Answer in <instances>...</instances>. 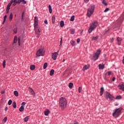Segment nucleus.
<instances>
[{
  "label": "nucleus",
  "instance_id": "obj_5",
  "mask_svg": "<svg viewBox=\"0 0 124 124\" xmlns=\"http://www.w3.org/2000/svg\"><path fill=\"white\" fill-rule=\"evenodd\" d=\"M97 25H98V23L97 22V21H94L93 22L91 25H90V28L88 30V31L89 33H91L96 27H97Z\"/></svg>",
  "mask_w": 124,
  "mask_h": 124
},
{
  "label": "nucleus",
  "instance_id": "obj_46",
  "mask_svg": "<svg viewBox=\"0 0 124 124\" xmlns=\"http://www.w3.org/2000/svg\"><path fill=\"white\" fill-rule=\"evenodd\" d=\"M14 0H11V1H10V3H9V5H11H11L12 4V3H13V2H14Z\"/></svg>",
  "mask_w": 124,
  "mask_h": 124
},
{
  "label": "nucleus",
  "instance_id": "obj_17",
  "mask_svg": "<svg viewBox=\"0 0 124 124\" xmlns=\"http://www.w3.org/2000/svg\"><path fill=\"white\" fill-rule=\"evenodd\" d=\"M10 6L11 5L8 4V5L6 7V12L7 13H9V10H10Z\"/></svg>",
  "mask_w": 124,
  "mask_h": 124
},
{
  "label": "nucleus",
  "instance_id": "obj_31",
  "mask_svg": "<svg viewBox=\"0 0 124 124\" xmlns=\"http://www.w3.org/2000/svg\"><path fill=\"white\" fill-rule=\"evenodd\" d=\"M71 45H72V46H75L76 44V43H75V41L74 40L71 41Z\"/></svg>",
  "mask_w": 124,
  "mask_h": 124
},
{
  "label": "nucleus",
  "instance_id": "obj_42",
  "mask_svg": "<svg viewBox=\"0 0 124 124\" xmlns=\"http://www.w3.org/2000/svg\"><path fill=\"white\" fill-rule=\"evenodd\" d=\"M8 105H11V104H12V100H9L8 102Z\"/></svg>",
  "mask_w": 124,
  "mask_h": 124
},
{
  "label": "nucleus",
  "instance_id": "obj_45",
  "mask_svg": "<svg viewBox=\"0 0 124 124\" xmlns=\"http://www.w3.org/2000/svg\"><path fill=\"white\" fill-rule=\"evenodd\" d=\"M7 117H4V118L3 120V122H4V123H5L6 122H7Z\"/></svg>",
  "mask_w": 124,
  "mask_h": 124
},
{
  "label": "nucleus",
  "instance_id": "obj_40",
  "mask_svg": "<svg viewBox=\"0 0 124 124\" xmlns=\"http://www.w3.org/2000/svg\"><path fill=\"white\" fill-rule=\"evenodd\" d=\"M102 3L104 4V5H105L106 6L107 5V2L105 0H103Z\"/></svg>",
  "mask_w": 124,
  "mask_h": 124
},
{
  "label": "nucleus",
  "instance_id": "obj_2",
  "mask_svg": "<svg viewBox=\"0 0 124 124\" xmlns=\"http://www.w3.org/2000/svg\"><path fill=\"white\" fill-rule=\"evenodd\" d=\"M38 27V18L37 17V16H35L34 18V28L36 37H39V36H40V35H41V33H40V32H37V31H36V29H37Z\"/></svg>",
  "mask_w": 124,
  "mask_h": 124
},
{
  "label": "nucleus",
  "instance_id": "obj_62",
  "mask_svg": "<svg viewBox=\"0 0 124 124\" xmlns=\"http://www.w3.org/2000/svg\"><path fill=\"white\" fill-rule=\"evenodd\" d=\"M37 32H40V30L38 29Z\"/></svg>",
  "mask_w": 124,
  "mask_h": 124
},
{
  "label": "nucleus",
  "instance_id": "obj_6",
  "mask_svg": "<svg viewBox=\"0 0 124 124\" xmlns=\"http://www.w3.org/2000/svg\"><path fill=\"white\" fill-rule=\"evenodd\" d=\"M100 54H101V50L100 49H97L96 50V52L93 55L94 61H96V60H98V58H99Z\"/></svg>",
  "mask_w": 124,
  "mask_h": 124
},
{
  "label": "nucleus",
  "instance_id": "obj_56",
  "mask_svg": "<svg viewBox=\"0 0 124 124\" xmlns=\"http://www.w3.org/2000/svg\"><path fill=\"white\" fill-rule=\"evenodd\" d=\"M8 109V108H7V107H6L5 108L4 110H5V111H7Z\"/></svg>",
  "mask_w": 124,
  "mask_h": 124
},
{
  "label": "nucleus",
  "instance_id": "obj_54",
  "mask_svg": "<svg viewBox=\"0 0 124 124\" xmlns=\"http://www.w3.org/2000/svg\"><path fill=\"white\" fill-rule=\"evenodd\" d=\"M77 43H79V42H80V39L79 38L77 39Z\"/></svg>",
  "mask_w": 124,
  "mask_h": 124
},
{
  "label": "nucleus",
  "instance_id": "obj_57",
  "mask_svg": "<svg viewBox=\"0 0 124 124\" xmlns=\"http://www.w3.org/2000/svg\"><path fill=\"white\" fill-rule=\"evenodd\" d=\"M116 80V78L115 77L112 78V81L114 82Z\"/></svg>",
  "mask_w": 124,
  "mask_h": 124
},
{
  "label": "nucleus",
  "instance_id": "obj_48",
  "mask_svg": "<svg viewBox=\"0 0 124 124\" xmlns=\"http://www.w3.org/2000/svg\"><path fill=\"white\" fill-rule=\"evenodd\" d=\"M25 105H26V102H23L21 103V106H23V107H25Z\"/></svg>",
  "mask_w": 124,
  "mask_h": 124
},
{
  "label": "nucleus",
  "instance_id": "obj_21",
  "mask_svg": "<svg viewBox=\"0 0 124 124\" xmlns=\"http://www.w3.org/2000/svg\"><path fill=\"white\" fill-rule=\"evenodd\" d=\"M31 70H34L35 69V65H31L30 66Z\"/></svg>",
  "mask_w": 124,
  "mask_h": 124
},
{
  "label": "nucleus",
  "instance_id": "obj_39",
  "mask_svg": "<svg viewBox=\"0 0 124 124\" xmlns=\"http://www.w3.org/2000/svg\"><path fill=\"white\" fill-rule=\"evenodd\" d=\"M19 1L20 0H14V3H17V4H19Z\"/></svg>",
  "mask_w": 124,
  "mask_h": 124
},
{
  "label": "nucleus",
  "instance_id": "obj_49",
  "mask_svg": "<svg viewBox=\"0 0 124 124\" xmlns=\"http://www.w3.org/2000/svg\"><path fill=\"white\" fill-rule=\"evenodd\" d=\"M21 20L23 21L24 20V12L22 13V16H21Z\"/></svg>",
  "mask_w": 124,
  "mask_h": 124
},
{
  "label": "nucleus",
  "instance_id": "obj_16",
  "mask_svg": "<svg viewBox=\"0 0 124 124\" xmlns=\"http://www.w3.org/2000/svg\"><path fill=\"white\" fill-rule=\"evenodd\" d=\"M21 3H23V4H27V1L25 0H19V4Z\"/></svg>",
  "mask_w": 124,
  "mask_h": 124
},
{
  "label": "nucleus",
  "instance_id": "obj_14",
  "mask_svg": "<svg viewBox=\"0 0 124 124\" xmlns=\"http://www.w3.org/2000/svg\"><path fill=\"white\" fill-rule=\"evenodd\" d=\"M55 20H56V15H53L52 16V24H55Z\"/></svg>",
  "mask_w": 124,
  "mask_h": 124
},
{
  "label": "nucleus",
  "instance_id": "obj_51",
  "mask_svg": "<svg viewBox=\"0 0 124 124\" xmlns=\"http://www.w3.org/2000/svg\"><path fill=\"white\" fill-rule=\"evenodd\" d=\"M13 31L15 33H17V29H14Z\"/></svg>",
  "mask_w": 124,
  "mask_h": 124
},
{
  "label": "nucleus",
  "instance_id": "obj_13",
  "mask_svg": "<svg viewBox=\"0 0 124 124\" xmlns=\"http://www.w3.org/2000/svg\"><path fill=\"white\" fill-rule=\"evenodd\" d=\"M89 68H90V65L89 64L85 65L83 67V71H85V70H87V69H89Z\"/></svg>",
  "mask_w": 124,
  "mask_h": 124
},
{
  "label": "nucleus",
  "instance_id": "obj_1",
  "mask_svg": "<svg viewBox=\"0 0 124 124\" xmlns=\"http://www.w3.org/2000/svg\"><path fill=\"white\" fill-rule=\"evenodd\" d=\"M59 106L62 110L65 109L66 106H67V100H66L65 98L62 97L60 98Z\"/></svg>",
  "mask_w": 124,
  "mask_h": 124
},
{
  "label": "nucleus",
  "instance_id": "obj_10",
  "mask_svg": "<svg viewBox=\"0 0 124 124\" xmlns=\"http://www.w3.org/2000/svg\"><path fill=\"white\" fill-rule=\"evenodd\" d=\"M118 88H119L120 90H121V91H123V92H124V83L119 84L118 85Z\"/></svg>",
  "mask_w": 124,
  "mask_h": 124
},
{
  "label": "nucleus",
  "instance_id": "obj_61",
  "mask_svg": "<svg viewBox=\"0 0 124 124\" xmlns=\"http://www.w3.org/2000/svg\"><path fill=\"white\" fill-rule=\"evenodd\" d=\"M1 93H2V94L4 93V91H2V92H1Z\"/></svg>",
  "mask_w": 124,
  "mask_h": 124
},
{
  "label": "nucleus",
  "instance_id": "obj_52",
  "mask_svg": "<svg viewBox=\"0 0 124 124\" xmlns=\"http://www.w3.org/2000/svg\"><path fill=\"white\" fill-rule=\"evenodd\" d=\"M111 74H112V72H111L110 71L108 72V76H110V75H111Z\"/></svg>",
  "mask_w": 124,
  "mask_h": 124
},
{
  "label": "nucleus",
  "instance_id": "obj_34",
  "mask_svg": "<svg viewBox=\"0 0 124 124\" xmlns=\"http://www.w3.org/2000/svg\"><path fill=\"white\" fill-rule=\"evenodd\" d=\"M70 32H71V34H74V33L75 32V31L74 30V29H72L70 30Z\"/></svg>",
  "mask_w": 124,
  "mask_h": 124
},
{
  "label": "nucleus",
  "instance_id": "obj_20",
  "mask_svg": "<svg viewBox=\"0 0 124 124\" xmlns=\"http://www.w3.org/2000/svg\"><path fill=\"white\" fill-rule=\"evenodd\" d=\"M54 73H55V70L54 69H51L50 71V76H53V75H54Z\"/></svg>",
  "mask_w": 124,
  "mask_h": 124
},
{
  "label": "nucleus",
  "instance_id": "obj_29",
  "mask_svg": "<svg viewBox=\"0 0 124 124\" xmlns=\"http://www.w3.org/2000/svg\"><path fill=\"white\" fill-rule=\"evenodd\" d=\"M14 93L16 96H18L19 93H18V91H15Z\"/></svg>",
  "mask_w": 124,
  "mask_h": 124
},
{
  "label": "nucleus",
  "instance_id": "obj_22",
  "mask_svg": "<svg viewBox=\"0 0 124 124\" xmlns=\"http://www.w3.org/2000/svg\"><path fill=\"white\" fill-rule=\"evenodd\" d=\"M17 40H18V37H17V36H15L14 39V43H16Z\"/></svg>",
  "mask_w": 124,
  "mask_h": 124
},
{
  "label": "nucleus",
  "instance_id": "obj_63",
  "mask_svg": "<svg viewBox=\"0 0 124 124\" xmlns=\"http://www.w3.org/2000/svg\"><path fill=\"white\" fill-rule=\"evenodd\" d=\"M62 62H65V60L63 59Z\"/></svg>",
  "mask_w": 124,
  "mask_h": 124
},
{
  "label": "nucleus",
  "instance_id": "obj_18",
  "mask_svg": "<svg viewBox=\"0 0 124 124\" xmlns=\"http://www.w3.org/2000/svg\"><path fill=\"white\" fill-rule=\"evenodd\" d=\"M104 92V88L103 87L101 88L100 89V95H102L103 94V92Z\"/></svg>",
  "mask_w": 124,
  "mask_h": 124
},
{
  "label": "nucleus",
  "instance_id": "obj_27",
  "mask_svg": "<svg viewBox=\"0 0 124 124\" xmlns=\"http://www.w3.org/2000/svg\"><path fill=\"white\" fill-rule=\"evenodd\" d=\"M7 17V16H6V15H5L4 16L3 21V23H2L3 24H4V23H5V21H6Z\"/></svg>",
  "mask_w": 124,
  "mask_h": 124
},
{
  "label": "nucleus",
  "instance_id": "obj_25",
  "mask_svg": "<svg viewBox=\"0 0 124 124\" xmlns=\"http://www.w3.org/2000/svg\"><path fill=\"white\" fill-rule=\"evenodd\" d=\"M64 22H63V21H61L60 22V26L61 27V28H62V27H64Z\"/></svg>",
  "mask_w": 124,
  "mask_h": 124
},
{
  "label": "nucleus",
  "instance_id": "obj_41",
  "mask_svg": "<svg viewBox=\"0 0 124 124\" xmlns=\"http://www.w3.org/2000/svg\"><path fill=\"white\" fill-rule=\"evenodd\" d=\"M116 99H122V96L121 95H118L116 97Z\"/></svg>",
  "mask_w": 124,
  "mask_h": 124
},
{
  "label": "nucleus",
  "instance_id": "obj_43",
  "mask_svg": "<svg viewBox=\"0 0 124 124\" xmlns=\"http://www.w3.org/2000/svg\"><path fill=\"white\" fill-rule=\"evenodd\" d=\"M97 38H98V37H97V36L93 37L92 39H93V40H97Z\"/></svg>",
  "mask_w": 124,
  "mask_h": 124
},
{
  "label": "nucleus",
  "instance_id": "obj_44",
  "mask_svg": "<svg viewBox=\"0 0 124 124\" xmlns=\"http://www.w3.org/2000/svg\"><path fill=\"white\" fill-rule=\"evenodd\" d=\"M82 92V87H79L78 88V93H81Z\"/></svg>",
  "mask_w": 124,
  "mask_h": 124
},
{
  "label": "nucleus",
  "instance_id": "obj_50",
  "mask_svg": "<svg viewBox=\"0 0 124 124\" xmlns=\"http://www.w3.org/2000/svg\"><path fill=\"white\" fill-rule=\"evenodd\" d=\"M44 23L45 24H46V25H48V21L47 20V19L45 20Z\"/></svg>",
  "mask_w": 124,
  "mask_h": 124
},
{
  "label": "nucleus",
  "instance_id": "obj_47",
  "mask_svg": "<svg viewBox=\"0 0 124 124\" xmlns=\"http://www.w3.org/2000/svg\"><path fill=\"white\" fill-rule=\"evenodd\" d=\"M109 10H110V9H109V8H107L105 10L104 12H108Z\"/></svg>",
  "mask_w": 124,
  "mask_h": 124
},
{
  "label": "nucleus",
  "instance_id": "obj_59",
  "mask_svg": "<svg viewBox=\"0 0 124 124\" xmlns=\"http://www.w3.org/2000/svg\"><path fill=\"white\" fill-rule=\"evenodd\" d=\"M119 105V103H117L115 104V106H118Z\"/></svg>",
  "mask_w": 124,
  "mask_h": 124
},
{
  "label": "nucleus",
  "instance_id": "obj_58",
  "mask_svg": "<svg viewBox=\"0 0 124 124\" xmlns=\"http://www.w3.org/2000/svg\"><path fill=\"white\" fill-rule=\"evenodd\" d=\"M17 3H14L13 5V6H16V5L17 4Z\"/></svg>",
  "mask_w": 124,
  "mask_h": 124
},
{
  "label": "nucleus",
  "instance_id": "obj_19",
  "mask_svg": "<svg viewBox=\"0 0 124 124\" xmlns=\"http://www.w3.org/2000/svg\"><path fill=\"white\" fill-rule=\"evenodd\" d=\"M29 89H31V93L32 95H33L34 96H35V93H34V91H33V90H32V88L29 87Z\"/></svg>",
  "mask_w": 124,
  "mask_h": 124
},
{
  "label": "nucleus",
  "instance_id": "obj_53",
  "mask_svg": "<svg viewBox=\"0 0 124 124\" xmlns=\"http://www.w3.org/2000/svg\"><path fill=\"white\" fill-rule=\"evenodd\" d=\"M90 0H84V2H85V3H88V2Z\"/></svg>",
  "mask_w": 124,
  "mask_h": 124
},
{
  "label": "nucleus",
  "instance_id": "obj_3",
  "mask_svg": "<svg viewBox=\"0 0 124 124\" xmlns=\"http://www.w3.org/2000/svg\"><path fill=\"white\" fill-rule=\"evenodd\" d=\"M95 8V6L93 4H91L90 7L88 8L87 15L89 18L90 17L92 16V15L93 14V12H94Z\"/></svg>",
  "mask_w": 124,
  "mask_h": 124
},
{
  "label": "nucleus",
  "instance_id": "obj_55",
  "mask_svg": "<svg viewBox=\"0 0 124 124\" xmlns=\"http://www.w3.org/2000/svg\"><path fill=\"white\" fill-rule=\"evenodd\" d=\"M122 63H123V64H124V56L123 58Z\"/></svg>",
  "mask_w": 124,
  "mask_h": 124
},
{
  "label": "nucleus",
  "instance_id": "obj_4",
  "mask_svg": "<svg viewBox=\"0 0 124 124\" xmlns=\"http://www.w3.org/2000/svg\"><path fill=\"white\" fill-rule=\"evenodd\" d=\"M123 108H118L114 110V112L112 114V116L114 118H118L120 116V113L122 112Z\"/></svg>",
  "mask_w": 124,
  "mask_h": 124
},
{
  "label": "nucleus",
  "instance_id": "obj_37",
  "mask_svg": "<svg viewBox=\"0 0 124 124\" xmlns=\"http://www.w3.org/2000/svg\"><path fill=\"white\" fill-rule=\"evenodd\" d=\"M5 63H6V61H5V60H3V64H2L3 68L5 67Z\"/></svg>",
  "mask_w": 124,
  "mask_h": 124
},
{
  "label": "nucleus",
  "instance_id": "obj_28",
  "mask_svg": "<svg viewBox=\"0 0 124 124\" xmlns=\"http://www.w3.org/2000/svg\"><path fill=\"white\" fill-rule=\"evenodd\" d=\"M18 45L20 46V45H21V37H18Z\"/></svg>",
  "mask_w": 124,
  "mask_h": 124
},
{
  "label": "nucleus",
  "instance_id": "obj_7",
  "mask_svg": "<svg viewBox=\"0 0 124 124\" xmlns=\"http://www.w3.org/2000/svg\"><path fill=\"white\" fill-rule=\"evenodd\" d=\"M105 97L106 98V99H109V101H112L113 99H115V97L112 95L109 92H106V95H105Z\"/></svg>",
  "mask_w": 124,
  "mask_h": 124
},
{
  "label": "nucleus",
  "instance_id": "obj_33",
  "mask_svg": "<svg viewBox=\"0 0 124 124\" xmlns=\"http://www.w3.org/2000/svg\"><path fill=\"white\" fill-rule=\"evenodd\" d=\"M75 18V16H71L70 21L71 22H73V21H74Z\"/></svg>",
  "mask_w": 124,
  "mask_h": 124
},
{
  "label": "nucleus",
  "instance_id": "obj_26",
  "mask_svg": "<svg viewBox=\"0 0 124 124\" xmlns=\"http://www.w3.org/2000/svg\"><path fill=\"white\" fill-rule=\"evenodd\" d=\"M69 87L70 89H72V88H73V83L72 82H70L69 83Z\"/></svg>",
  "mask_w": 124,
  "mask_h": 124
},
{
  "label": "nucleus",
  "instance_id": "obj_32",
  "mask_svg": "<svg viewBox=\"0 0 124 124\" xmlns=\"http://www.w3.org/2000/svg\"><path fill=\"white\" fill-rule=\"evenodd\" d=\"M48 9H49V13H52V7L51 6V5H49L48 6Z\"/></svg>",
  "mask_w": 124,
  "mask_h": 124
},
{
  "label": "nucleus",
  "instance_id": "obj_38",
  "mask_svg": "<svg viewBox=\"0 0 124 124\" xmlns=\"http://www.w3.org/2000/svg\"><path fill=\"white\" fill-rule=\"evenodd\" d=\"M62 38H61L60 47H62Z\"/></svg>",
  "mask_w": 124,
  "mask_h": 124
},
{
  "label": "nucleus",
  "instance_id": "obj_11",
  "mask_svg": "<svg viewBox=\"0 0 124 124\" xmlns=\"http://www.w3.org/2000/svg\"><path fill=\"white\" fill-rule=\"evenodd\" d=\"M99 69H104L105 65L104 64H99L98 65Z\"/></svg>",
  "mask_w": 124,
  "mask_h": 124
},
{
  "label": "nucleus",
  "instance_id": "obj_9",
  "mask_svg": "<svg viewBox=\"0 0 124 124\" xmlns=\"http://www.w3.org/2000/svg\"><path fill=\"white\" fill-rule=\"evenodd\" d=\"M52 59L53 61H56L57 60V58H58V56H59V53L58 52H54L52 53Z\"/></svg>",
  "mask_w": 124,
  "mask_h": 124
},
{
  "label": "nucleus",
  "instance_id": "obj_60",
  "mask_svg": "<svg viewBox=\"0 0 124 124\" xmlns=\"http://www.w3.org/2000/svg\"><path fill=\"white\" fill-rule=\"evenodd\" d=\"M74 124H78V122H75Z\"/></svg>",
  "mask_w": 124,
  "mask_h": 124
},
{
  "label": "nucleus",
  "instance_id": "obj_23",
  "mask_svg": "<svg viewBox=\"0 0 124 124\" xmlns=\"http://www.w3.org/2000/svg\"><path fill=\"white\" fill-rule=\"evenodd\" d=\"M25 109V107L24 106H21L19 108V112H23Z\"/></svg>",
  "mask_w": 124,
  "mask_h": 124
},
{
  "label": "nucleus",
  "instance_id": "obj_24",
  "mask_svg": "<svg viewBox=\"0 0 124 124\" xmlns=\"http://www.w3.org/2000/svg\"><path fill=\"white\" fill-rule=\"evenodd\" d=\"M12 105H13V108H17V105L16 104V102H14L13 103Z\"/></svg>",
  "mask_w": 124,
  "mask_h": 124
},
{
  "label": "nucleus",
  "instance_id": "obj_15",
  "mask_svg": "<svg viewBox=\"0 0 124 124\" xmlns=\"http://www.w3.org/2000/svg\"><path fill=\"white\" fill-rule=\"evenodd\" d=\"M50 113V110L48 109H46L45 111H44V114L45 116H48L49 115V113Z\"/></svg>",
  "mask_w": 124,
  "mask_h": 124
},
{
  "label": "nucleus",
  "instance_id": "obj_8",
  "mask_svg": "<svg viewBox=\"0 0 124 124\" xmlns=\"http://www.w3.org/2000/svg\"><path fill=\"white\" fill-rule=\"evenodd\" d=\"M44 50L42 48L39 49L36 52V56L37 57H40V56H44Z\"/></svg>",
  "mask_w": 124,
  "mask_h": 124
},
{
  "label": "nucleus",
  "instance_id": "obj_12",
  "mask_svg": "<svg viewBox=\"0 0 124 124\" xmlns=\"http://www.w3.org/2000/svg\"><path fill=\"white\" fill-rule=\"evenodd\" d=\"M117 40L118 42V45H121V44H122V43H121V42L123 40V39H122V38L118 37L117 38Z\"/></svg>",
  "mask_w": 124,
  "mask_h": 124
},
{
  "label": "nucleus",
  "instance_id": "obj_35",
  "mask_svg": "<svg viewBox=\"0 0 124 124\" xmlns=\"http://www.w3.org/2000/svg\"><path fill=\"white\" fill-rule=\"evenodd\" d=\"M24 122H28V121H29V116H26V117H25V118H24Z\"/></svg>",
  "mask_w": 124,
  "mask_h": 124
},
{
  "label": "nucleus",
  "instance_id": "obj_30",
  "mask_svg": "<svg viewBox=\"0 0 124 124\" xmlns=\"http://www.w3.org/2000/svg\"><path fill=\"white\" fill-rule=\"evenodd\" d=\"M47 66H48V63H47V62H45L44 64V69H46Z\"/></svg>",
  "mask_w": 124,
  "mask_h": 124
},
{
  "label": "nucleus",
  "instance_id": "obj_36",
  "mask_svg": "<svg viewBox=\"0 0 124 124\" xmlns=\"http://www.w3.org/2000/svg\"><path fill=\"white\" fill-rule=\"evenodd\" d=\"M12 19H13V14L12 13H11L10 15V21L12 20Z\"/></svg>",
  "mask_w": 124,
  "mask_h": 124
}]
</instances>
